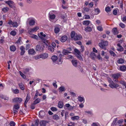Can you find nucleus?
Segmentation results:
<instances>
[{"mask_svg": "<svg viewBox=\"0 0 126 126\" xmlns=\"http://www.w3.org/2000/svg\"><path fill=\"white\" fill-rule=\"evenodd\" d=\"M120 70L122 71H125L126 69V66L125 65L121 66L120 67Z\"/></svg>", "mask_w": 126, "mask_h": 126, "instance_id": "2f4dec72", "label": "nucleus"}, {"mask_svg": "<svg viewBox=\"0 0 126 126\" xmlns=\"http://www.w3.org/2000/svg\"><path fill=\"white\" fill-rule=\"evenodd\" d=\"M79 117L78 116H75L73 117H71V119L73 120H78L79 119Z\"/></svg>", "mask_w": 126, "mask_h": 126, "instance_id": "c9c22d12", "label": "nucleus"}, {"mask_svg": "<svg viewBox=\"0 0 126 126\" xmlns=\"http://www.w3.org/2000/svg\"><path fill=\"white\" fill-rule=\"evenodd\" d=\"M45 114V112L44 111L42 112L40 111L39 113V117L42 118L44 117V116Z\"/></svg>", "mask_w": 126, "mask_h": 126, "instance_id": "f3484780", "label": "nucleus"}, {"mask_svg": "<svg viewBox=\"0 0 126 126\" xmlns=\"http://www.w3.org/2000/svg\"><path fill=\"white\" fill-rule=\"evenodd\" d=\"M72 63L73 65L75 67H76L78 63L77 61L76 60H72Z\"/></svg>", "mask_w": 126, "mask_h": 126, "instance_id": "b1692460", "label": "nucleus"}, {"mask_svg": "<svg viewBox=\"0 0 126 126\" xmlns=\"http://www.w3.org/2000/svg\"><path fill=\"white\" fill-rule=\"evenodd\" d=\"M63 105V102L62 101H60L58 103V107L59 108H62Z\"/></svg>", "mask_w": 126, "mask_h": 126, "instance_id": "2eb2a0df", "label": "nucleus"}, {"mask_svg": "<svg viewBox=\"0 0 126 126\" xmlns=\"http://www.w3.org/2000/svg\"><path fill=\"white\" fill-rule=\"evenodd\" d=\"M40 58H41V54L39 55H37L35 57V59L36 60H37Z\"/></svg>", "mask_w": 126, "mask_h": 126, "instance_id": "052dcab7", "label": "nucleus"}, {"mask_svg": "<svg viewBox=\"0 0 126 126\" xmlns=\"http://www.w3.org/2000/svg\"><path fill=\"white\" fill-rule=\"evenodd\" d=\"M117 46L120 48L119 49H117L118 51L121 52L123 51L124 49V48L122 47V46L120 45L119 43H118L117 44Z\"/></svg>", "mask_w": 126, "mask_h": 126, "instance_id": "4be33fe9", "label": "nucleus"}, {"mask_svg": "<svg viewBox=\"0 0 126 126\" xmlns=\"http://www.w3.org/2000/svg\"><path fill=\"white\" fill-rule=\"evenodd\" d=\"M45 47L44 46L41 45V46L40 45H37L36 46V51L41 52L42 51Z\"/></svg>", "mask_w": 126, "mask_h": 126, "instance_id": "39448f33", "label": "nucleus"}, {"mask_svg": "<svg viewBox=\"0 0 126 126\" xmlns=\"http://www.w3.org/2000/svg\"><path fill=\"white\" fill-rule=\"evenodd\" d=\"M97 29L99 31H102L103 30V29L101 26H98L97 27Z\"/></svg>", "mask_w": 126, "mask_h": 126, "instance_id": "3c124183", "label": "nucleus"}, {"mask_svg": "<svg viewBox=\"0 0 126 126\" xmlns=\"http://www.w3.org/2000/svg\"><path fill=\"white\" fill-rule=\"evenodd\" d=\"M110 53L111 56H112L114 57H115L116 56V55L115 53L111 50L110 51Z\"/></svg>", "mask_w": 126, "mask_h": 126, "instance_id": "37998d69", "label": "nucleus"}, {"mask_svg": "<svg viewBox=\"0 0 126 126\" xmlns=\"http://www.w3.org/2000/svg\"><path fill=\"white\" fill-rule=\"evenodd\" d=\"M80 51L81 52H82L84 51V47L83 46H80Z\"/></svg>", "mask_w": 126, "mask_h": 126, "instance_id": "338daca9", "label": "nucleus"}, {"mask_svg": "<svg viewBox=\"0 0 126 126\" xmlns=\"http://www.w3.org/2000/svg\"><path fill=\"white\" fill-rule=\"evenodd\" d=\"M119 25L120 26L123 28H125L126 26L125 25L122 23H120Z\"/></svg>", "mask_w": 126, "mask_h": 126, "instance_id": "8fccbe9b", "label": "nucleus"}, {"mask_svg": "<svg viewBox=\"0 0 126 126\" xmlns=\"http://www.w3.org/2000/svg\"><path fill=\"white\" fill-rule=\"evenodd\" d=\"M120 76V74H113L112 75V77L113 78V80L116 82L117 83L118 82V79Z\"/></svg>", "mask_w": 126, "mask_h": 126, "instance_id": "423d86ee", "label": "nucleus"}, {"mask_svg": "<svg viewBox=\"0 0 126 126\" xmlns=\"http://www.w3.org/2000/svg\"><path fill=\"white\" fill-rule=\"evenodd\" d=\"M93 5L94 3L93 2H91L88 5L89 8H92Z\"/></svg>", "mask_w": 126, "mask_h": 126, "instance_id": "4d7b16f0", "label": "nucleus"}, {"mask_svg": "<svg viewBox=\"0 0 126 126\" xmlns=\"http://www.w3.org/2000/svg\"><path fill=\"white\" fill-rule=\"evenodd\" d=\"M13 110L14 111L13 113L14 114V115H15L18 112V111L16 110V109H14L13 108Z\"/></svg>", "mask_w": 126, "mask_h": 126, "instance_id": "e2e57ef3", "label": "nucleus"}, {"mask_svg": "<svg viewBox=\"0 0 126 126\" xmlns=\"http://www.w3.org/2000/svg\"><path fill=\"white\" fill-rule=\"evenodd\" d=\"M31 37L32 38H34L36 40H38V37L37 35L35 34H33L31 35Z\"/></svg>", "mask_w": 126, "mask_h": 126, "instance_id": "ea45409f", "label": "nucleus"}, {"mask_svg": "<svg viewBox=\"0 0 126 126\" xmlns=\"http://www.w3.org/2000/svg\"><path fill=\"white\" fill-rule=\"evenodd\" d=\"M39 124V122L38 121H36L34 124V125H32L33 126H38Z\"/></svg>", "mask_w": 126, "mask_h": 126, "instance_id": "0e129e2a", "label": "nucleus"}, {"mask_svg": "<svg viewBox=\"0 0 126 126\" xmlns=\"http://www.w3.org/2000/svg\"><path fill=\"white\" fill-rule=\"evenodd\" d=\"M30 99V94H27V97H26V100L25 102H28L29 100Z\"/></svg>", "mask_w": 126, "mask_h": 126, "instance_id": "c85d7f7f", "label": "nucleus"}, {"mask_svg": "<svg viewBox=\"0 0 126 126\" xmlns=\"http://www.w3.org/2000/svg\"><path fill=\"white\" fill-rule=\"evenodd\" d=\"M51 59L53 61V63L54 64L57 63L56 61L58 59V57L57 56L55 55H53L52 56Z\"/></svg>", "mask_w": 126, "mask_h": 126, "instance_id": "9d476101", "label": "nucleus"}, {"mask_svg": "<svg viewBox=\"0 0 126 126\" xmlns=\"http://www.w3.org/2000/svg\"><path fill=\"white\" fill-rule=\"evenodd\" d=\"M10 50L11 51L14 52L16 50V47L14 45H12L10 47Z\"/></svg>", "mask_w": 126, "mask_h": 126, "instance_id": "6ab92c4d", "label": "nucleus"}, {"mask_svg": "<svg viewBox=\"0 0 126 126\" xmlns=\"http://www.w3.org/2000/svg\"><path fill=\"white\" fill-rule=\"evenodd\" d=\"M9 125L10 126H15L16 124L14 121H11Z\"/></svg>", "mask_w": 126, "mask_h": 126, "instance_id": "49530a36", "label": "nucleus"}, {"mask_svg": "<svg viewBox=\"0 0 126 126\" xmlns=\"http://www.w3.org/2000/svg\"><path fill=\"white\" fill-rule=\"evenodd\" d=\"M30 70V68H25L24 69L25 72V73H27L29 72Z\"/></svg>", "mask_w": 126, "mask_h": 126, "instance_id": "6e6d98bb", "label": "nucleus"}, {"mask_svg": "<svg viewBox=\"0 0 126 126\" xmlns=\"http://www.w3.org/2000/svg\"><path fill=\"white\" fill-rule=\"evenodd\" d=\"M112 32L114 34H116L118 33V32L117 30V28H113L112 30Z\"/></svg>", "mask_w": 126, "mask_h": 126, "instance_id": "5701e85b", "label": "nucleus"}, {"mask_svg": "<svg viewBox=\"0 0 126 126\" xmlns=\"http://www.w3.org/2000/svg\"><path fill=\"white\" fill-rule=\"evenodd\" d=\"M35 52L34 50L33 49H29L28 50V53L29 54H33Z\"/></svg>", "mask_w": 126, "mask_h": 126, "instance_id": "aec40b11", "label": "nucleus"}, {"mask_svg": "<svg viewBox=\"0 0 126 126\" xmlns=\"http://www.w3.org/2000/svg\"><path fill=\"white\" fill-rule=\"evenodd\" d=\"M124 62V60L122 59H120L117 61V62L119 64H122Z\"/></svg>", "mask_w": 126, "mask_h": 126, "instance_id": "7c9ffc66", "label": "nucleus"}, {"mask_svg": "<svg viewBox=\"0 0 126 126\" xmlns=\"http://www.w3.org/2000/svg\"><path fill=\"white\" fill-rule=\"evenodd\" d=\"M0 97L2 99H3L5 100H8L9 99V97L1 94H0Z\"/></svg>", "mask_w": 126, "mask_h": 126, "instance_id": "412c9836", "label": "nucleus"}, {"mask_svg": "<svg viewBox=\"0 0 126 126\" xmlns=\"http://www.w3.org/2000/svg\"><path fill=\"white\" fill-rule=\"evenodd\" d=\"M63 55L61 54H60L58 57L59 61L57 64H58L62 63V59Z\"/></svg>", "mask_w": 126, "mask_h": 126, "instance_id": "4468645a", "label": "nucleus"}, {"mask_svg": "<svg viewBox=\"0 0 126 126\" xmlns=\"http://www.w3.org/2000/svg\"><path fill=\"white\" fill-rule=\"evenodd\" d=\"M13 92L15 94H16L19 93V91L18 89H16L14 90Z\"/></svg>", "mask_w": 126, "mask_h": 126, "instance_id": "603ef678", "label": "nucleus"}, {"mask_svg": "<svg viewBox=\"0 0 126 126\" xmlns=\"http://www.w3.org/2000/svg\"><path fill=\"white\" fill-rule=\"evenodd\" d=\"M41 99H40L39 98H36L35 101H33V103H34V104H35L36 105L37 104L40 102Z\"/></svg>", "mask_w": 126, "mask_h": 126, "instance_id": "cd10ccee", "label": "nucleus"}, {"mask_svg": "<svg viewBox=\"0 0 126 126\" xmlns=\"http://www.w3.org/2000/svg\"><path fill=\"white\" fill-rule=\"evenodd\" d=\"M48 123L47 121L45 120H42L40 121L39 124L41 126H45L46 124Z\"/></svg>", "mask_w": 126, "mask_h": 126, "instance_id": "f8f14e48", "label": "nucleus"}, {"mask_svg": "<svg viewBox=\"0 0 126 126\" xmlns=\"http://www.w3.org/2000/svg\"><path fill=\"white\" fill-rule=\"evenodd\" d=\"M74 51L77 53L76 55H79L80 54V51L77 49L75 48L74 49Z\"/></svg>", "mask_w": 126, "mask_h": 126, "instance_id": "79ce46f5", "label": "nucleus"}, {"mask_svg": "<svg viewBox=\"0 0 126 126\" xmlns=\"http://www.w3.org/2000/svg\"><path fill=\"white\" fill-rule=\"evenodd\" d=\"M60 92H62L65 90L64 87H61L59 89Z\"/></svg>", "mask_w": 126, "mask_h": 126, "instance_id": "a19ab883", "label": "nucleus"}, {"mask_svg": "<svg viewBox=\"0 0 126 126\" xmlns=\"http://www.w3.org/2000/svg\"><path fill=\"white\" fill-rule=\"evenodd\" d=\"M41 58L43 59H45L48 56V55L47 53H44L41 54Z\"/></svg>", "mask_w": 126, "mask_h": 126, "instance_id": "a211bd4d", "label": "nucleus"}, {"mask_svg": "<svg viewBox=\"0 0 126 126\" xmlns=\"http://www.w3.org/2000/svg\"><path fill=\"white\" fill-rule=\"evenodd\" d=\"M99 124L98 123H93L92 125L91 126H98Z\"/></svg>", "mask_w": 126, "mask_h": 126, "instance_id": "774afa93", "label": "nucleus"}, {"mask_svg": "<svg viewBox=\"0 0 126 126\" xmlns=\"http://www.w3.org/2000/svg\"><path fill=\"white\" fill-rule=\"evenodd\" d=\"M54 32L56 33H57L59 32L60 31V29L58 27H56L54 29Z\"/></svg>", "mask_w": 126, "mask_h": 126, "instance_id": "e433bc0d", "label": "nucleus"}, {"mask_svg": "<svg viewBox=\"0 0 126 126\" xmlns=\"http://www.w3.org/2000/svg\"><path fill=\"white\" fill-rule=\"evenodd\" d=\"M108 44V42L107 41H102L99 44V45L101 48L105 50H106V48L105 47L107 46Z\"/></svg>", "mask_w": 126, "mask_h": 126, "instance_id": "7ed1b4c3", "label": "nucleus"}, {"mask_svg": "<svg viewBox=\"0 0 126 126\" xmlns=\"http://www.w3.org/2000/svg\"><path fill=\"white\" fill-rule=\"evenodd\" d=\"M13 101L14 102L20 103L22 101V99L20 97H15L13 99Z\"/></svg>", "mask_w": 126, "mask_h": 126, "instance_id": "0eeeda50", "label": "nucleus"}, {"mask_svg": "<svg viewBox=\"0 0 126 126\" xmlns=\"http://www.w3.org/2000/svg\"><path fill=\"white\" fill-rule=\"evenodd\" d=\"M77 58L80 60H82V57L81 56L80 54L78 55H77Z\"/></svg>", "mask_w": 126, "mask_h": 126, "instance_id": "13d9d810", "label": "nucleus"}, {"mask_svg": "<svg viewBox=\"0 0 126 126\" xmlns=\"http://www.w3.org/2000/svg\"><path fill=\"white\" fill-rule=\"evenodd\" d=\"M67 39V37L65 35L62 36L60 39L61 41L62 42H65Z\"/></svg>", "mask_w": 126, "mask_h": 126, "instance_id": "9b49d317", "label": "nucleus"}, {"mask_svg": "<svg viewBox=\"0 0 126 126\" xmlns=\"http://www.w3.org/2000/svg\"><path fill=\"white\" fill-rule=\"evenodd\" d=\"M12 25L13 27H17L18 26L17 23L16 22H13Z\"/></svg>", "mask_w": 126, "mask_h": 126, "instance_id": "de8ad7c7", "label": "nucleus"}, {"mask_svg": "<svg viewBox=\"0 0 126 126\" xmlns=\"http://www.w3.org/2000/svg\"><path fill=\"white\" fill-rule=\"evenodd\" d=\"M36 104H34V103H33L31 105L30 108L32 110L34 109L35 108V105Z\"/></svg>", "mask_w": 126, "mask_h": 126, "instance_id": "09e8293b", "label": "nucleus"}, {"mask_svg": "<svg viewBox=\"0 0 126 126\" xmlns=\"http://www.w3.org/2000/svg\"><path fill=\"white\" fill-rule=\"evenodd\" d=\"M48 49L49 51L53 52L54 51V48L52 46H49L48 47Z\"/></svg>", "mask_w": 126, "mask_h": 126, "instance_id": "473e14b6", "label": "nucleus"}, {"mask_svg": "<svg viewBox=\"0 0 126 126\" xmlns=\"http://www.w3.org/2000/svg\"><path fill=\"white\" fill-rule=\"evenodd\" d=\"M92 29L91 27H87V31L90 32L92 31Z\"/></svg>", "mask_w": 126, "mask_h": 126, "instance_id": "680f3d73", "label": "nucleus"}, {"mask_svg": "<svg viewBox=\"0 0 126 126\" xmlns=\"http://www.w3.org/2000/svg\"><path fill=\"white\" fill-rule=\"evenodd\" d=\"M50 110L52 111H56L57 110L56 108L54 107H51L50 108Z\"/></svg>", "mask_w": 126, "mask_h": 126, "instance_id": "864d4df0", "label": "nucleus"}, {"mask_svg": "<svg viewBox=\"0 0 126 126\" xmlns=\"http://www.w3.org/2000/svg\"><path fill=\"white\" fill-rule=\"evenodd\" d=\"M78 99L79 101L82 102L84 100V98L83 97L79 96L78 97Z\"/></svg>", "mask_w": 126, "mask_h": 126, "instance_id": "4c0bfd02", "label": "nucleus"}, {"mask_svg": "<svg viewBox=\"0 0 126 126\" xmlns=\"http://www.w3.org/2000/svg\"><path fill=\"white\" fill-rule=\"evenodd\" d=\"M39 29V28L36 26L32 29H31L28 30V32L30 34L31 32H33L37 31Z\"/></svg>", "mask_w": 126, "mask_h": 126, "instance_id": "1a4fd4ad", "label": "nucleus"}, {"mask_svg": "<svg viewBox=\"0 0 126 126\" xmlns=\"http://www.w3.org/2000/svg\"><path fill=\"white\" fill-rule=\"evenodd\" d=\"M18 85L20 89L22 90H24L25 89L24 85L22 83H19Z\"/></svg>", "mask_w": 126, "mask_h": 126, "instance_id": "dca6fc26", "label": "nucleus"}, {"mask_svg": "<svg viewBox=\"0 0 126 126\" xmlns=\"http://www.w3.org/2000/svg\"><path fill=\"white\" fill-rule=\"evenodd\" d=\"M70 52L68 50L64 49L63 51V53L64 55H66L68 53H70Z\"/></svg>", "mask_w": 126, "mask_h": 126, "instance_id": "c756f323", "label": "nucleus"}, {"mask_svg": "<svg viewBox=\"0 0 126 126\" xmlns=\"http://www.w3.org/2000/svg\"><path fill=\"white\" fill-rule=\"evenodd\" d=\"M55 17L56 16L54 14L50 15L49 16L51 20H54L55 18Z\"/></svg>", "mask_w": 126, "mask_h": 126, "instance_id": "f704fd0d", "label": "nucleus"}, {"mask_svg": "<svg viewBox=\"0 0 126 126\" xmlns=\"http://www.w3.org/2000/svg\"><path fill=\"white\" fill-rule=\"evenodd\" d=\"M10 34L13 36H15L16 34V33L15 31H12L10 32Z\"/></svg>", "mask_w": 126, "mask_h": 126, "instance_id": "a18cd8bd", "label": "nucleus"}, {"mask_svg": "<svg viewBox=\"0 0 126 126\" xmlns=\"http://www.w3.org/2000/svg\"><path fill=\"white\" fill-rule=\"evenodd\" d=\"M109 86L112 88H116L119 86L118 84L114 83L113 82L110 84Z\"/></svg>", "mask_w": 126, "mask_h": 126, "instance_id": "6e6552de", "label": "nucleus"}, {"mask_svg": "<svg viewBox=\"0 0 126 126\" xmlns=\"http://www.w3.org/2000/svg\"><path fill=\"white\" fill-rule=\"evenodd\" d=\"M5 3L8 4L9 6L12 8L15 7V4L14 2L11 0H9L5 1Z\"/></svg>", "mask_w": 126, "mask_h": 126, "instance_id": "20e7f679", "label": "nucleus"}, {"mask_svg": "<svg viewBox=\"0 0 126 126\" xmlns=\"http://www.w3.org/2000/svg\"><path fill=\"white\" fill-rule=\"evenodd\" d=\"M20 49L21 50L20 55H23L24 54L25 52V47H24L22 46L20 47Z\"/></svg>", "mask_w": 126, "mask_h": 126, "instance_id": "ddd939ff", "label": "nucleus"}, {"mask_svg": "<svg viewBox=\"0 0 126 126\" xmlns=\"http://www.w3.org/2000/svg\"><path fill=\"white\" fill-rule=\"evenodd\" d=\"M9 10V8L8 7L3 8L2 9V11L4 13H6Z\"/></svg>", "mask_w": 126, "mask_h": 126, "instance_id": "393cba45", "label": "nucleus"}, {"mask_svg": "<svg viewBox=\"0 0 126 126\" xmlns=\"http://www.w3.org/2000/svg\"><path fill=\"white\" fill-rule=\"evenodd\" d=\"M71 37L72 39L73 38L75 41L79 40H80L82 37L81 35H78L75 32L72 31L71 33Z\"/></svg>", "mask_w": 126, "mask_h": 126, "instance_id": "f257e3e1", "label": "nucleus"}, {"mask_svg": "<svg viewBox=\"0 0 126 126\" xmlns=\"http://www.w3.org/2000/svg\"><path fill=\"white\" fill-rule=\"evenodd\" d=\"M52 118L55 120H58L59 119V116L57 114H55L52 116Z\"/></svg>", "mask_w": 126, "mask_h": 126, "instance_id": "bb28decb", "label": "nucleus"}, {"mask_svg": "<svg viewBox=\"0 0 126 126\" xmlns=\"http://www.w3.org/2000/svg\"><path fill=\"white\" fill-rule=\"evenodd\" d=\"M74 123L71 122L68 124V126H74Z\"/></svg>", "mask_w": 126, "mask_h": 126, "instance_id": "5fc2aeb1", "label": "nucleus"}, {"mask_svg": "<svg viewBox=\"0 0 126 126\" xmlns=\"http://www.w3.org/2000/svg\"><path fill=\"white\" fill-rule=\"evenodd\" d=\"M21 37H19L16 42V43L17 44L20 43L21 40Z\"/></svg>", "mask_w": 126, "mask_h": 126, "instance_id": "bf43d9fd", "label": "nucleus"}, {"mask_svg": "<svg viewBox=\"0 0 126 126\" xmlns=\"http://www.w3.org/2000/svg\"><path fill=\"white\" fill-rule=\"evenodd\" d=\"M20 108L18 104H16L14 105L13 108L16 109V110Z\"/></svg>", "mask_w": 126, "mask_h": 126, "instance_id": "58836bf2", "label": "nucleus"}, {"mask_svg": "<svg viewBox=\"0 0 126 126\" xmlns=\"http://www.w3.org/2000/svg\"><path fill=\"white\" fill-rule=\"evenodd\" d=\"M105 10L107 12H109L111 10L110 8L109 7H107L105 8Z\"/></svg>", "mask_w": 126, "mask_h": 126, "instance_id": "c03bdc74", "label": "nucleus"}, {"mask_svg": "<svg viewBox=\"0 0 126 126\" xmlns=\"http://www.w3.org/2000/svg\"><path fill=\"white\" fill-rule=\"evenodd\" d=\"M120 82L121 84L123 85L124 86L126 83L123 80H121Z\"/></svg>", "mask_w": 126, "mask_h": 126, "instance_id": "69168bd1", "label": "nucleus"}, {"mask_svg": "<svg viewBox=\"0 0 126 126\" xmlns=\"http://www.w3.org/2000/svg\"><path fill=\"white\" fill-rule=\"evenodd\" d=\"M38 35L39 37L42 40L43 43L46 44L47 43H48V41L47 40L48 38V36L45 34H44L43 32H40V33H38Z\"/></svg>", "mask_w": 126, "mask_h": 126, "instance_id": "f03ea898", "label": "nucleus"}, {"mask_svg": "<svg viewBox=\"0 0 126 126\" xmlns=\"http://www.w3.org/2000/svg\"><path fill=\"white\" fill-rule=\"evenodd\" d=\"M91 57L92 59L94 60L95 59V58L96 57V56L95 53H91Z\"/></svg>", "mask_w": 126, "mask_h": 126, "instance_id": "72a5a7b5", "label": "nucleus"}, {"mask_svg": "<svg viewBox=\"0 0 126 126\" xmlns=\"http://www.w3.org/2000/svg\"><path fill=\"white\" fill-rule=\"evenodd\" d=\"M35 21L33 19H31L29 22V24L30 26L33 25L35 24Z\"/></svg>", "mask_w": 126, "mask_h": 126, "instance_id": "a878e982", "label": "nucleus"}]
</instances>
